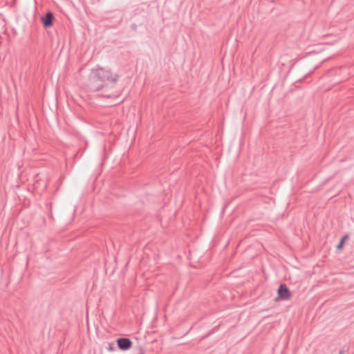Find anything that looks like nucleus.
Wrapping results in <instances>:
<instances>
[{
  "label": "nucleus",
  "mask_w": 354,
  "mask_h": 354,
  "mask_svg": "<svg viewBox=\"0 0 354 354\" xmlns=\"http://www.w3.org/2000/svg\"><path fill=\"white\" fill-rule=\"evenodd\" d=\"M109 350H111V351H112V350H113V347H112V345H111V344H109Z\"/></svg>",
  "instance_id": "6"
},
{
  "label": "nucleus",
  "mask_w": 354,
  "mask_h": 354,
  "mask_svg": "<svg viewBox=\"0 0 354 354\" xmlns=\"http://www.w3.org/2000/svg\"><path fill=\"white\" fill-rule=\"evenodd\" d=\"M118 80V75L110 68L97 66L91 70L85 86L88 91L98 93L100 97L115 100L121 95L120 89L116 86Z\"/></svg>",
  "instance_id": "1"
},
{
  "label": "nucleus",
  "mask_w": 354,
  "mask_h": 354,
  "mask_svg": "<svg viewBox=\"0 0 354 354\" xmlns=\"http://www.w3.org/2000/svg\"><path fill=\"white\" fill-rule=\"evenodd\" d=\"M53 15L49 12L41 17V21L46 28L50 27L53 24Z\"/></svg>",
  "instance_id": "4"
},
{
  "label": "nucleus",
  "mask_w": 354,
  "mask_h": 354,
  "mask_svg": "<svg viewBox=\"0 0 354 354\" xmlns=\"http://www.w3.org/2000/svg\"><path fill=\"white\" fill-rule=\"evenodd\" d=\"M344 350H341V351H339V354H344Z\"/></svg>",
  "instance_id": "7"
},
{
  "label": "nucleus",
  "mask_w": 354,
  "mask_h": 354,
  "mask_svg": "<svg viewBox=\"0 0 354 354\" xmlns=\"http://www.w3.org/2000/svg\"><path fill=\"white\" fill-rule=\"evenodd\" d=\"M278 299L287 300L290 297V291L285 284H281L278 288Z\"/></svg>",
  "instance_id": "2"
},
{
  "label": "nucleus",
  "mask_w": 354,
  "mask_h": 354,
  "mask_svg": "<svg viewBox=\"0 0 354 354\" xmlns=\"http://www.w3.org/2000/svg\"><path fill=\"white\" fill-rule=\"evenodd\" d=\"M346 238V236L342 238L340 242L339 243V244H338V245L337 247V249H340L342 247V245L344 244V240H345Z\"/></svg>",
  "instance_id": "5"
},
{
  "label": "nucleus",
  "mask_w": 354,
  "mask_h": 354,
  "mask_svg": "<svg viewBox=\"0 0 354 354\" xmlns=\"http://www.w3.org/2000/svg\"><path fill=\"white\" fill-rule=\"evenodd\" d=\"M117 342L119 348L123 351L129 349L132 345L131 341L129 339L124 337L119 338L117 340Z\"/></svg>",
  "instance_id": "3"
}]
</instances>
